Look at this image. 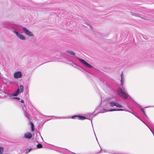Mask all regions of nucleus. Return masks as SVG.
Instances as JSON below:
<instances>
[{"label":"nucleus","mask_w":154,"mask_h":154,"mask_svg":"<svg viewBox=\"0 0 154 154\" xmlns=\"http://www.w3.org/2000/svg\"><path fill=\"white\" fill-rule=\"evenodd\" d=\"M4 26L5 27L13 31L14 30H16L18 26V25L12 22L7 23Z\"/></svg>","instance_id":"nucleus-1"},{"label":"nucleus","mask_w":154,"mask_h":154,"mask_svg":"<svg viewBox=\"0 0 154 154\" xmlns=\"http://www.w3.org/2000/svg\"><path fill=\"white\" fill-rule=\"evenodd\" d=\"M118 92V94L122 97L125 99H127L128 98L127 94L125 91L124 88H119Z\"/></svg>","instance_id":"nucleus-2"},{"label":"nucleus","mask_w":154,"mask_h":154,"mask_svg":"<svg viewBox=\"0 0 154 154\" xmlns=\"http://www.w3.org/2000/svg\"><path fill=\"white\" fill-rule=\"evenodd\" d=\"M76 57L78 58L80 62L83 64L84 65L86 66L87 67L89 68H91L93 66L90 64L88 63L87 62L85 61L84 60L78 57Z\"/></svg>","instance_id":"nucleus-3"},{"label":"nucleus","mask_w":154,"mask_h":154,"mask_svg":"<svg viewBox=\"0 0 154 154\" xmlns=\"http://www.w3.org/2000/svg\"><path fill=\"white\" fill-rule=\"evenodd\" d=\"M109 104L110 106L111 107H113L114 106H116L118 108H122L123 106L120 104L119 103L114 101H109Z\"/></svg>","instance_id":"nucleus-4"},{"label":"nucleus","mask_w":154,"mask_h":154,"mask_svg":"<svg viewBox=\"0 0 154 154\" xmlns=\"http://www.w3.org/2000/svg\"><path fill=\"white\" fill-rule=\"evenodd\" d=\"M22 27L23 30L26 35L29 36H33V34L32 33V32L26 28L24 27Z\"/></svg>","instance_id":"nucleus-5"},{"label":"nucleus","mask_w":154,"mask_h":154,"mask_svg":"<svg viewBox=\"0 0 154 154\" xmlns=\"http://www.w3.org/2000/svg\"><path fill=\"white\" fill-rule=\"evenodd\" d=\"M13 32L20 39L22 40H25L26 39L25 37L18 32L16 30H14Z\"/></svg>","instance_id":"nucleus-6"},{"label":"nucleus","mask_w":154,"mask_h":154,"mask_svg":"<svg viewBox=\"0 0 154 154\" xmlns=\"http://www.w3.org/2000/svg\"><path fill=\"white\" fill-rule=\"evenodd\" d=\"M124 110L123 109H110L109 110H107L106 109H104L103 111L102 112L103 113L105 112H108V111H110V112H112V111H124Z\"/></svg>","instance_id":"nucleus-7"},{"label":"nucleus","mask_w":154,"mask_h":154,"mask_svg":"<svg viewBox=\"0 0 154 154\" xmlns=\"http://www.w3.org/2000/svg\"><path fill=\"white\" fill-rule=\"evenodd\" d=\"M22 76V73L20 71L16 72L14 73V77L15 78L17 79L20 78Z\"/></svg>","instance_id":"nucleus-8"},{"label":"nucleus","mask_w":154,"mask_h":154,"mask_svg":"<svg viewBox=\"0 0 154 154\" xmlns=\"http://www.w3.org/2000/svg\"><path fill=\"white\" fill-rule=\"evenodd\" d=\"M121 83L120 85V86H122L124 82L125 79L123 73L122 72L121 74Z\"/></svg>","instance_id":"nucleus-9"},{"label":"nucleus","mask_w":154,"mask_h":154,"mask_svg":"<svg viewBox=\"0 0 154 154\" xmlns=\"http://www.w3.org/2000/svg\"><path fill=\"white\" fill-rule=\"evenodd\" d=\"M24 137L26 138L30 139L32 137V134L29 132H27L24 134Z\"/></svg>","instance_id":"nucleus-10"},{"label":"nucleus","mask_w":154,"mask_h":154,"mask_svg":"<svg viewBox=\"0 0 154 154\" xmlns=\"http://www.w3.org/2000/svg\"><path fill=\"white\" fill-rule=\"evenodd\" d=\"M21 92L20 91L19 88H18L17 89L16 91L12 95L14 96H17L18 94H19Z\"/></svg>","instance_id":"nucleus-11"},{"label":"nucleus","mask_w":154,"mask_h":154,"mask_svg":"<svg viewBox=\"0 0 154 154\" xmlns=\"http://www.w3.org/2000/svg\"><path fill=\"white\" fill-rule=\"evenodd\" d=\"M139 108H140V109H141V110L142 111V112L144 114V115L146 116V117L147 118H148V116H147V115L146 114V113H145V111L144 110V108H142V106H141L140 105H139Z\"/></svg>","instance_id":"nucleus-12"},{"label":"nucleus","mask_w":154,"mask_h":154,"mask_svg":"<svg viewBox=\"0 0 154 154\" xmlns=\"http://www.w3.org/2000/svg\"><path fill=\"white\" fill-rule=\"evenodd\" d=\"M95 114H94V112H93L92 114H89L87 116V117L89 119H91L94 117L95 115Z\"/></svg>","instance_id":"nucleus-13"},{"label":"nucleus","mask_w":154,"mask_h":154,"mask_svg":"<svg viewBox=\"0 0 154 154\" xmlns=\"http://www.w3.org/2000/svg\"><path fill=\"white\" fill-rule=\"evenodd\" d=\"M23 110L24 111V114L25 116L28 119V120H29L30 118H29V117L28 116V113L26 111H25L23 107Z\"/></svg>","instance_id":"nucleus-14"},{"label":"nucleus","mask_w":154,"mask_h":154,"mask_svg":"<svg viewBox=\"0 0 154 154\" xmlns=\"http://www.w3.org/2000/svg\"><path fill=\"white\" fill-rule=\"evenodd\" d=\"M29 124L31 126V131H33L35 130V128L34 124L31 122H29Z\"/></svg>","instance_id":"nucleus-15"},{"label":"nucleus","mask_w":154,"mask_h":154,"mask_svg":"<svg viewBox=\"0 0 154 154\" xmlns=\"http://www.w3.org/2000/svg\"><path fill=\"white\" fill-rule=\"evenodd\" d=\"M141 121L148 127L150 129V131H151V132L152 133V134H153V133H154L153 132V131L152 130V129L151 128V127L149 125H148V124H147L145 122H144L143 120H141Z\"/></svg>","instance_id":"nucleus-16"},{"label":"nucleus","mask_w":154,"mask_h":154,"mask_svg":"<svg viewBox=\"0 0 154 154\" xmlns=\"http://www.w3.org/2000/svg\"><path fill=\"white\" fill-rule=\"evenodd\" d=\"M131 14L133 16H136V17H141V18H142V19H145L144 17H141V16H140L139 14H137L135 13L131 12Z\"/></svg>","instance_id":"nucleus-17"},{"label":"nucleus","mask_w":154,"mask_h":154,"mask_svg":"<svg viewBox=\"0 0 154 154\" xmlns=\"http://www.w3.org/2000/svg\"><path fill=\"white\" fill-rule=\"evenodd\" d=\"M78 119L81 120H83L86 119V118L82 116H78Z\"/></svg>","instance_id":"nucleus-18"},{"label":"nucleus","mask_w":154,"mask_h":154,"mask_svg":"<svg viewBox=\"0 0 154 154\" xmlns=\"http://www.w3.org/2000/svg\"><path fill=\"white\" fill-rule=\"evenodd\" d=\"M13 96L12 94H10L8 93L6 94V95L5 96V97L8 98H12V96Z\"/></svg>","instance_id":"nucleus-19"},{"label":"nucleus","mask_w":154,"mask_h":154,"mask_svg":"<svg viewBox=\"0 0 154 154\" xmlns=\"http://www.w3.org/2000/svg\"><path fill=\"white\" fill-rule=\"evenodd\" d=\"M53 119H66L67 118L66 117H57L55 116H53Z\"/></svg>","instance_id":"nucleus-20"},{"label":"nucleus","mask_w":154,"mask_h":154,"mask_svg":"<svg viewBox=\"0 0 154 154\" xmlns=\"http://www.w3.org/2000/svg\"><path fill=\"white\" fill-rule=\"evenodd\" d=\"M32 148H31L30 149H26L25 150V154H27L32 149Z\"/></svg>","instance_id":"nucleus-21"},{"label":"nucleus","mask_w":154,"mask_h":154,"mask_svg":"<svg viewBox=\"0 0 154 154\" xmlns=\"http://www.w3.org/2000/svg\"><path fill=\"white\" fill-rule=\"evenodd\" d=\"M19 89L20 90V92L23 93L24 91V87L22 85H20Z\"/></svg>","instance_id":"nucleus-22"},{"label":"nucleus","mask_w":154,"mask_h":154,"mask_svg":"<svg viewBox=\"0 0 154 154\" xmlns=\"http://www.w3.org/2000/svg\"><path fill=\"white\" fill-rule=\"evenodd\" d=\"M66 52L69 53L70 54L72 55H75V53L74 52L72 51H69V50L67 51Z\"/></svg>","instance_id":"nucleus-23"},{"label":"nucleus","mask_w":154,"mask_h":154,"mask_svg":"<svg viewBox=\"0 0 154 154\" xmlns=\"http://www.w3.org/2000/svg\"><path fill=\"white\" fill-rule=\"evenodd\" d=\"M100 149H101L100 151L99 152H98L97 153V154H99V153H102L101 151H103V152H108V151L106 150H104V149H103V150H102V149H101V147H100Z\"/></svg>","instance_id":"nucleus-24"},{"label":"nucleus","mask_w":154,"mask_h":154,"mask_svg":"<svg viewBox=\"0 0 154 154\" xmlns=\"http://www.w3.org/2000/svg\"><path fill=\"white\" fill-rule=\"evenodd\" d=\"M149 124L151 128L154 131V124L151 122Z\"/></svg>","instance_id":"nucleus-25"},{"label":"nucleus","mask_w":154,"mask_h":154,"mask_svg":"<svg viewBox=\"0 0 154 154\" xmlns=\"http://www.w3.org/2000/svg\"><path fill=\"white\" fill-rule=\"evenodd\" d=\"M37 148H40L43 147V146L40 143H39L37 145Z\"/></svg>","instance_id":"nucleus-26"},{"label":"nucleus","mask_w":154,"mask_h":154,"mask_svg":"<svg viewBox=\"0 0 154 154\" xmlns=\"http://www.w3.org/2000/svg\"><path fill=\"white\" fill-rule=\"evenodd\" d=\"M1 79L3 80L4 83L6 84L8 83V82H7L8 81L7 79L4 77V79Z\"/></svg>","instance_id":"nucleus-27"},{"label":"nucleus","mask_w":154,"mask_h":154,"mask_svg":"<svg viewBox=\"0 0 154 154\" xmlns=\"http://www.w3.org/2000/svg\"><path fill=\"white\" fill-rule=\"evenodd\" d=\"M4 149L3 147L0 146V154H2L3 153Z\"/></svg>","instance_id":"nucleus-28"},{"label":"nucleus","mask_w":154,"mask_h":154,"mask_svg":"<svg viewBox=\"0 0 154 154\" xmlns=\"http://www.w3.org/2000/svg\"><path fill=\"white\" fill-rule=\"evenodd\" d=\"M78 116L77 115H75V116H72L71 117V118L72 119H76L77 118H78Z\"/></svg>","instance_id":"nucleus-29"},{"label":"nucleus","mask_w":154,"mask_h":154,"mask_svg":"<svg viewBox=\"0 0 154 154\" xmlns=\"http://www.w3.org/2000/svg\"><path fill=\"white\" fill-rule=\"evenodd\" d=\"M131 113L134 115L135 116H136L137 118H138L139 119H140L141 121L142 120L138 116H137L136 115H135L133 112H132Z\"/></svg>","instance_id":"nucleus-30"},{"label":"nucleus","mask_w":154,"mask_h":154,"mask_svg":"<svg viewBox=\"0 0 154 154\" xmlns=\"http://www.w3.org/2000/svg\"><path fill=\"white\" fill-rule=\"evenodd\" d=\"M12 99H17L18 100H20V98L19 97H12Z\"/></svg>","instance_id":"nucleus-31"},{"label":"nucleus","mask_w":154,"mask_h":154,"mask_svg":"<svg viewBox=\"0 0 154 154\" xmlns=\"http://www.w3.org/2000/svg\"><path fill=\"white\" fill-rule=\"evenodd\" d=\"M72 63L73 64L72 65L75 67L76 66H78L77 65L76 63H73V62H72Z\"/></svg>","instance_id":"nucleus-32"},{"label":"nucleus","mask_w":154,"mask_h":154,"mask_svg":"<svg viewBox=\"0 0 154 154\" xmlns=\"http://www.w3.org/2000/svg\"><path fill=\"white\" fill-rule=\"evenodd\" d=\"M20 102L21 103H24V100L22 99L21 100V101H20Z\"/></svg>","instance_id":"nucleus-33"},{"label":"nucleus","mask_w":154,"mask_h":154,"mask_svg":"<svg viewBox=\"0 0 154 154\" xmlns=\"http://www.w3.org/2000/svg\"><path fill=\"white\" fill-rule=\"evenodd\" d=\"M40 137H41L42 140L43 141V139L42 137L41 136L40 134Z\"/></svg>","instance_id":"nucleus-34"},{"label":"nucleus","mask_w":154,"mask_h":154,"mask_svg":"<svg viewBox=\"0 0 154 154\" xmlns=\"http://www.w3.org/2000/svg\"><path fill=\"white\" fill-rule=\"evenodd\" d=\"M79 68H80L79 69H80V70H81V69H83V68L81 67H80Z\"/></svg>","instance_id":"nucleus-35"},{"label":"nucleus","mask_w":154,"mask_h":154,"mask_svg":"<svg viewBox=\"0 0 154 154\" xmlns=\"http://www.w3.org/2000/svg\"><path fill=\"white\" fill-rule=\"evenodd\" d=\"M89 26V27H91V28L92 26H91V25H90Z\"/></svg>","instance_id":"nucleus-36"},{"label":"nucleus","mask_w":154,"mask_h":154,"mask_svg":"<svg viewBox=\"0 0 154 154\" xmlns=\"http://www.w3.org/2000/svg\"><path fill=\"white\" fill-rule=\"evenodd\" d=\"M128 111V112H130L131 113V112H132L131 111Z\"/></svg>","instance_id":"nucleus-37"},{"label":"nucleus","mask_w":154,"mask_h":154,"mask_svg":"<svg viewBox=\"0 0 154 154\" xmlns=\"http://www.w3.org/2000/svg\"><path fill=\"white\" fill-rule=\"evenodd\" d=\"M24 106L25 107H26V105H24Z\"/></svg>","instance_id":"nucleus-38"},{"label":"nucleus","mask_w":154,"mask_h":154,"mask_svg":"<svg viewBox=\"0 0 154 154\" xmlns=\"http://www.w3.org/2000/svg\"><path fill=\"white\" fill-rule=\"evenodd\" d=\"M153 135H154V133H153Z\"/></svg>","instance_id":"nucleus-39"},{"label":"nucleus","mask_w":154,"mask_h":154,"mask_svg":"<svg viewBox=\"0 0 154 154\" xmlns=\"http://www.w3.org/2000/svg\"><path fill=\"white\" fill-rule=\"evenodd\" d=\"M153 135H154V133H153Z\"/></svg>","instance_id":"nucleus-40"},{"label":"nucleus","mask_w":154,"mask_h":154,"mask_svg":"<svg viewBox=\"0 0 154 154\" xmlns=\"http://www.w3.org/2000/svg\"><path fill=\"white\" fill-rule=\"evenodd\" d=\"M96 139L97 140V139L96 138Z\"/></svg>","instance_id":"nucleus-41"}]
</instances>
